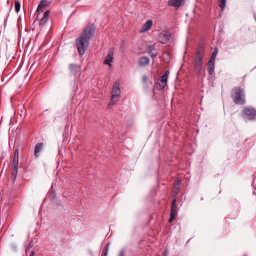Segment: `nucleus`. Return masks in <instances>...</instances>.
<instances>
[{
    "label": "nucleus",
    "mask_w": 256,
    "mask_h": 256,
    "mask_svg": "<svg viewBox=\"0 0 256 256\" xmlns=\"http://www.w3.org/2000/svg\"><path fill=\"white\" fill-rule=\"evenodd\" d=\"M95 28L92 26H87L84 29L82 33L76 40V46L79 54L83 55L88 46V40L93 36Z\"/></svg>",
    "instance_id": "f257e3e1"
},
{
    "label": "nucleus",
    "mask_w": 256,
    "mask_h": 256,
    "mask_svg": "<svg viewBox=\"0 0 256 256\" xmlns=\"http://www.w3.org/2000/svg\"><path fill=\"white\" fill-rule=\"evenodd\" d=\"M231 96L236 104H244L246 102L244 90L240 86H236L232 88Z\"/></svg>",
    "instance_id": "f03ea898"
},
{
    "label": "nucleus",
    "mask_w": 256,
    "mask_h": 256,
    "mask_svg": "<svg viewBox=\"0 0 256 256\" xmlns=\"http://www.w3.org/2000/svg\"><path fill=\"white\" fill-rule=\"evenodd\" d=\"M204 54V50L202 47H199L196 52L194 60V69L195 72L198 74L202 68V62Z\"/></svg>",
    "instance_id": "7ed1b4c3"
},
{
    "label": "nucleus",
    "mask_w": 256,
    "mask_h": 256,
    "mask_svg": "<svg viewBox=\"0 0 256 256\" xmlns=\"http://www.w3.org/2000/svg\"><path fill=\"white\" fill-rule=\"evenodd\" d=\"M120 94V82L117 80L114 82L112 88L111 99L108 104L109 107L114 105L118 100Z\"/></svg>",
    "instance_id": "20e7f679"
},
{
    "label": "nucleus",
    "mask_w": 256,
    "mask_h": 256,
    "mask_svg": "<svg viewBox=\"0 0 256 256\" xmlns=\"http://www.w3.org/2000/svg\"><path fill=\"white\" fill-rule=\"evenodd\" d=\"M242 116L248 120H256V109L252 106L246 107L242 111Z\"/></svg>",
    "instance_id": "39448f33"
},
{
    "label": "nucleus",
    "mask_w": 256,
    "mask_h": 256,
    "mask_svg": "<svg viewBox=\"0 0 256 256\" xmlns=\"http://www.w3.org/2000/svg\"><path fill=\"white\" fill-rule=\"evenodd\" d=\"M170 36L171 34L170 32H162L158 34V40L160 43L164 44L168 42Z\"/></svg>",
    "instance_id": "423d86ee"
},
{
    "label": "nucleus",
    "mask_w": 256,
    "mask_h": 256,
    "mask_svg": "<svg viewBox=\"0 0 256 256\" xmlns=\"http://www.w3.org/2000/svg\"><path fill=\"white\" fill-rule=\"evenodd\" d=\"M80 70V66L77 64H72L68 66V71L72 75H76Z\"/></svg>",
    "instance_id": "0eeeda50"
},
{
    "label": "nucleus",
    "mask_w": 256,
    "mask_h": 256,
    "mask_svg": "<svg viewBox=\"0 0 256 256\" xmlns=\"http://www.w3.org/2000/svg\"><path fill=\"white\" fill-rule=\"evenodd\" d=\"M50 2L47 0H42L37 8L38 12H43L50 6Z\"/></svg>",
    "instance_id": "6e6552de"
},
{
    "label": "nucleus",
    "mask_w": 256,
    "mask_h": 256,
    "mask_svg": "<svg viewBox=\"0 0 256 256\" xmlns=\"http://www.w3.org/2000/svg\"><path fill=\"white\" fill-rule=\"evenodd\" d=\"M18 162H12V172L11 176L12 179L14 181L16 177L18 170Z\"/></svg>",
    "instance_id": "1a4fd4ad"
},
{
    "label": "nucleus",
    "mask_w": 256,
    "mask_h": 256,
    "mask_svg": "<svg viewBox=\"0 0 256 256\" xmlns=\"http://www.w3.org/2000/svg\"><path fill=\"white\" fill-rule=\"evenodd\" d=\"M50 12L48 10L44 12L42 18L41 19L40 22V28H42L47 23L49 16Z\"/></svg>",
    "instance_id": "9d476101"
},
{
    "label": "nucleus",
    "mask_w": 256,
    "mask_h": 256,
    "mask_svg": "<svg viewBox=\"0 0 256 256\" xmlns=\"http://www.w3.org/2000/svg\"><path fill=\"white\" fill-rule=\"evenodd\" d=\"M152 20H148L146 23H144L142 28L140 30V32L142 33L148 31L150 28L152 26Z\"/></svg>",
    "instance_id": "9b49d317"
},
{
    "label": "nucleus",
    "mask_w": 256,
    "mask_h": 256,
    "mask_svg": "<svg viewBox=\"0 0 256 256\" xmlns=\"http://www.w3.org/2000/svg\"><path fill=\"white\" fill-rule=\"evenodd\" d=\"M113 50L112 49L110 50L108 54L107 55L106 57V58L105 60L104 61V64H108L110 66H111L110 62H112L113 60Z\"/></svg>",
    "instance_id": "f8f14e48"
},
{
    "label": "nucleus",
    "mask_w": 256,
    "mask_h": 256,
    "mask_svg": "<svg viewBox=\"0 0 256 256\" xmlns=\"http://www.w3.org/2000/svg\"><path fill=\"white\" fill-rule=\"evenodd\" d=\"M184 1L185 0H170L168 4L170 6L178 8Z\"/></svg>",
    "instance_id": "ddd939ff"
},
{
    "label": "nucleus",
    "mask_w": 256,
    "mask_h": 256,
    "mask_svg": "<svg viewBox=\"0 0 256 256\" xmlns=\"http://www.w3.org/2000/svg\"><path fill=\"white\" fill-rule=\"evenodd\" d=\"M168 80V78H166V76H162L160 78V82L161 84L159 82H158V88L160 90H162L164 88L166 84V82Z\"/></svg>",
    "instance_id": "4468645a"
},
{
    "label": "nucleus",
    "mask_w": 256,
    "mask_h": 256,
    "mask_svg": "<svg viewBox=\"0 0 256 256\" xmlns=\"http://www.w3.org/2000/svg\"><path fill=\"white\" fill-rule=\"evenodd\" d=\"M44 144L42 142H39L36 144L34 147V155L38 157L39 156L40 152H41L43 148Z\"/></svg>",
    "instance_id": "2eb2a0df"
},
{
    "label": "nucleus",
    "mask_w": 256,
    "mask_h": 256,
    "mask_svg": "<svg viewBox=\"0 0 256 256\" xmlns=\"http://www.w3.org/2000/svg\"><path fill=\"white\" fill-rule=\"evenodd\" d=\"M177 206L176 204V200H174L171 205L170 215L176 216L177 214Z\"/></svg>",
    "instance_id": "dca6fc26"
},
{
    "label": "nucleus",
    "mask_w": 256,
    "mask_h": 256,
    "mask_svg": "<svg viewBox=\"0 0 256 256\" xmlns=\"http://www.w3.org/2000/svg\"><path fill=\"white\" fill-rule=\"evenodd\" d=\"M214 61L210 60L208 62V74L211 75L214 72Z\"/></svg>",
    "instance_id": "f3484780"
},
{
    "label": "nucleus",
    "mask_w": 256,
    "mask_h": 256,
    "mask_svg": "<svg viewBox=\"0 0 256 256\" xmlns=\"http://www.w3.org/2000/svg\"><path fill=\"white\" fill-rule=\"evenodd\" d=\"M149 58L147 56H143L140 58L139 60V64L141 66H145L149 63Z\"/></svg>",
    "instance_id": "a211bd4d"
},
{
    "label": "nucleus",
    "mask_w": 256,
    "mask_h": 256,
    "mask_svg": "<svg viewBox=\"0 0 256 256\" xmlns=\"http://www.w3.org/2000/svg\"><path fill=\"white\" fill-rule=\"evenodd\" d=\"M12 162H18V148L14 150Z\"/></svg>",
    "instance_id": "6ab92c4d"
},
{
    "label": "nucleus",
    "mask_w": 256,
    "mask_h": 256,
    "mask_svg": "<svg viewBox=\"0 0 256 256\" xmlns=\"http://www.w3.org/2000/svg\"><path fill=\"white\" fill-rule=\"evenodd\" d=\"M180 186V182L178 181L174 182V193L175 194H176L178 193Z\"/></svg>",
    "instance_id": "aec40b11"
},
{
    "label": "nucleus",
    "mask_w": 256,
    "mask_h": 256,
    "mask_svg": "<svg viewBox=\"0 0 256 256\" xmlns=\"http://www.w3.org/2000/svg\"><path fill=\"white\" fill-rule=\"evenodd\" d=\"M226 0H218L220 2L219 6L222 10H223L226 8Z\"/></svg>",
    "instance_id": "412c9836"
},
{
    "label": "nucleus",
    "mask_w": 256,
    "mask_h": 256,
    "mask_svg": "<svg viewBox=\"0 0 256 256\" xmlns=\"http://www.w3.org/2000/svg\"><path fill=\"white\" fill-rule=\"evenodd\" d=\"M218 53V50L217 48H215L214 52L212 54V55L211 56L210 58V60L215 61V59L217 56Z\"/></svg>",
    "instance_id": "4be33fe9"
},
{
    "label": "nucleus",
    "mask_w": 256,
    "mask_h": 256,
    "mask_svg": "<svg viewBox=\"0 0 256 256\" xmlns=\"http://www.w3.org/2000/svg\"><path fill=\"white\" fill-rule=\"evenodd\" d=\"M15 11L18 12L20 10V4L18 0H16L14 2Z\"/></svg>",
    "instance_id": "5701e85b"
},
{
    "label": "nucleus",
    "mask_w": 256,
    "mask_h": 256,
    "mask_svg": "<svg viewBox=\"0 0 256 256\" xmlns=\"http://www.w3.org/2000/svg\"><path fill=\"white\" fill-rule=\"evenodd\" d=\"M108 248L107 247L104 248V250L102 252L101 256H107Z\"/></svg>",
    "instance_id": "b1692460"
},
{
    "label": "nucleus",
    "mask_w": 256,
    "mask_h": 256,
    "mask_svg": "<svg viewBox=\"0 0 256 256\" xmlns=\"http://www.w3.org/2000/svg\"><path fill=\"white\" fill-rule=\"evenodd\" d=\"M32 246H33V244L32 243L30 242L28 244L27 248L26 249V254L30 252V248H32Z\"/></svg>",
    "instance_id": "393cba45"
},
{
    "label": "nucleus",
    "mask_w": 256,
    "mask_h": 256,
    "mask_svg": "<svg viewBox=\"0 0 256 256\" xmlns=\"http://www.w3.org/2000/svg\"><path fill=\"white\" fill-rule=\"evenodd\" d=\"M154 48L153 46H148V54L152 53V51L154 50Z\"/></svg>",
    "instance_id": "a878e982"
},
{
    "label": "nucleus",
    "mask_w": 256,
    "mask_h": 256,
    "mask_svg": "<svg viewBox=\"0 0 256 256\" xmlns=\"http://www.w3.org/2000/svg\"><path fill=\"white\" fill-rule=\"evenodd\" d=\"M148 80V78L146 76H144L142 78V80L144 82H146Z\"/></svg>",
    "instance_id": "bb28decb"
},
{
    "label": "nucleus",
    "mask_w": 256,
    "mask_h": 256,
    "mask_svg": "<svg viewBox=\"0 0 256 256\" xmlns=\"http://www.w3.org/2000/svg\"><path fill=\"white\" fill-rule=\"evenodd\" d=\"M176 216L170 215V218L168 220L169 222H172V220L175 218Z\"/></svg>",
    "instance_id": "cd10ccee"
},
{
    "label": "nucleus",
    "mask_w": 256,
    "mask_h": 256,
    "mask_svg": "<svg viewBox=\"0 0 256 256\" xmlns=\"http://www.w3.org/2000/svg\"><path fill=\"white\" fill-rule=\"evenodd\" d=\"M118 256H124V251L122 250L120 251Z\"/></svg>",
    "instance_id": "c85d7f7f"
},
{
    "label": "nucleus",
    "mask_w": 256,
    "mask_h": 256,
    "mask_svg": "<svg viewBox=\"0 0 256 256\" xmlns=\"http://www.w3.org/2000/svg\"><path fill=\"white\" fill-rule=\"evenodd\" d=\"M34 250H32L31 252H30V256H34Z\"/></svg>",
    "instance_id": "c756f323"
},
{
    "label": "nucleus",
    "mask_w": 256,
    "mask_h": 256,
    "mask_svg": "<svg viewBox=\"0 0 256 256\" xmlns=\"http://www.w3.org/2000/svg\"><path fill=\"white\" fill-rule=\"evenodd\" d=\"M169 72L168 70H166L163 76H166V78H168Z\"/></svg>",
    "instance_id": "7c9ffc66"
},
{
    "label": "nucleus",
    "mask_w": 256,
    "mask_h": 256,
    "mask_svg": "<svg viewBox=\"0 0 256 256\" xmlns=\"http://www.w3.org/2000/svg\"><path fill=\"white\" fill-rule=\"evenodd\" d=\"M156 54H151V57H152V58L156 57Z\"/></svg>",
    "instance_id": "2f4dec72"
},
{
    "label": "nucleus",
    "mask_w": 256,
    "mask_h": 256,
    "mask_svg": "<svg viewBox=\"0 0 256 256\" xmlns=\"http://www.w3.org/2000/svg\"><path fill=\"white\" fill-rule=\"evenodd\" d=\"M61 150H61V149H59V150H58L59 154H60V152H61Z\"/></svg>",
    "instance_id": "473e14b6"
}]
</instances>
